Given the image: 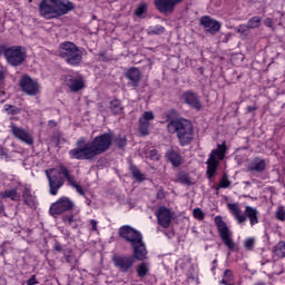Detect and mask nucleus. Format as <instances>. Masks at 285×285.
<instances>
[{"instance_id": "obj_23", "label": "nucleus", "mask_w": 285, "mask_h": 285, "mask_svg": "<svg viewBox=\"0 0 285 285\" xmlns=\"http://www.w3.org/2000/svg\"><path fill=\"white\" fill-rule=\"evenodd\" d=\"M65 81L71 92H79L83 88V79L73 76H66Z\"/></svg>"}, {"instance_id": "obj_3", "label": "nucleus", "mask_w": 285, "mask_h": 285, "mask_svg": "<svg viewBox=\"0 0 285 285\" xmlns=\"http://www.w3.org/2000/svg\"><path fill=\"white\" fill-rule=\"evenodd\" d=\"M167 130L171 135H177L180 146H190L193 139H195V128L193 127V122L188 119H171L167 124Z\"/></svg>"}, {"instance_id": "obj_20", "label": "nucleus", "mask_w": 285, "mask_h": 285, "mask_svg": "<svg viewBox=\"0 0 285 285\" xmlns=\"http://www.w3.org/2000/svg\"><path fill=\"white\" fill-rule=\"evenodd\" d=\"M134 250V259H138L139 262H144L148 255V249H146V243H144V238L134 245H131Z\"/></svg>"}, {"instance_id": "obj_6", "label": "nucleus", "mask_w": 285, "mask_h": 285, "mask_svg": "<svg viewBox=\"0 0 285 285\" xmlns=\"http://www.w3.org/2000/svg\"><path fill=\"white\" fill-rule=\"evenodd\" d=\"M226 157V141H223L222 145H217L216 149H213L209 154V158L207 159V175L209 179L215 177L217 173V167L219 166V161L224 160Z\"/></svg>"}, {"instance_id": "obj_47", "label": "nucleus", "mask_w": 285, "mask_h": 285, "mask_svg": "<svg viewBox=\"0 0 285 285\" xmlns=\"http://www.w3.org/2000/svg\"><path fill=\"white\" fill-rule=\"evenodd\" d=\"M264 23L267 28H273V19L267 18L265 19Z\"/></svg>"}, {"instance_id": "obj_8", "label": "nucleus", "mask_w": 285, "mask_h": 285, "mask_svg": "<svg viewBox=\"0 0 285 285\" xmlns=\"http://www.w3.org/2000/svg\"><path fill=\"white\" fill-rule=\"evenodd\" d=\"M4 59L9 66H21L26 61L27 51L26 48L21 46H13L4 49L3 51Z\"/></svg>"}, {"instance_id": "obj_25", "label": "nucleus", "mask_w": 285, "mask_h": 285, "mask_svg": "<svg viewBox=\"0 0 285 285\" xmlns=\"http://www.w3.org/2000/svg\"><path fill=\"white\" fill-rule=\"evenodd\" d=\"M63 222L65 224H67V226H70L71 228H79V226H81V224L83 223L81 220V215H79V212L66 215L63 217Z\"/></svg>"}, {"instance_id": "obj_15", "label": "nucleus", "mask_w": 285, "mask_h": 285, "mask_svg": "<svg viewBox=\"0 0 285 285\" xmlns=\"http://www.w3.org/2000/svg\"><path fill=\"white\" fill-rule=\"evenodd\" d=\"M10 128L11 134L13 135V137H16V139L23 141V144H27L28 146H32V144H35L32 136H30V132H28L26 129L17 127L14 122H11Z\"/></svg>"}, {"instance_id": "obj_43", "label": "nucleus", "mask_w": 285, "mask_h": 285, "mask_svg": "<svg viewBox=\"0 0 285 285\" xmlns=\"http://www.w3.org/2000/svg\"><path fill=\"white\" fill-rule=\"evenodd\" d=\"M149 157H150V159H153L154 161H159V159H160L159 153H157V150H155V149H153V150L149 153Z\"/></svg>"}, {"instance_id": "obj_55", "label": "nucleus", "mask_w": 285, "mask_h": 285, "mask_svg": "<svg viewBox=\"0 0 285 285\" xmlns=\"http://www.w3.org/2000/svg\"><path fill=\"white\" fill-rule=\"evenodd\" d=\"M6 50H3V48L0 47V55H3Z\"/></svg>"}, {"instance_id": "obj_33", "label": "nucleus", "mask_w": 285, "mask_h": 285, "mask_svg": "<svg viewBox=\"0 0 285 285\" xmlns=\"http://www.w3.org/2000/svg\"><path fill=\"white\" fill-rule=\"evenodd\" d=\"M220 284L233 285V271L226 269Z\"/></svg>"}, {"instance_id": "obj_41", "label": "nucleus", "mask_w": 285, "mask_h": 285, "mask_svg": "<svg viewBox=\"0 0 285 285\" xmlns=\"http://www.w3.org/2000/svg\"><path fill=\"white\" fill-rule=\"evenodd\" d=\"M146 3H141L139 4L136 10H135V14L136 17H141V14H144V12H146Z\"/></svg>"}, {"instance_id": "obj_38", "label": "nucleus", "mask_w": 285, "mask_h": 285, "mask_svg": "<svg viewBox=\"0 0 285 285\" xmlns=\"http://www.w3.org/2000/svg\"><path fill=\"white\" fill-rule=\"evenodd\" d=\"M4 110L8 112V115H19V112H21V109L12 105H6Z\"/></svg>"}, {"instance_id": "obj_51", "label": "nucleus", "mask_w": 285, "mask_h": 285, "mask_svg": "<svg viewBox=\"0 0 285 285\" xmlns=\"http://www.w3.org/2000/svg\"><path fill=\"white\" fill-rule=\"evenodd\" d=\"M55 250H57L58 253H61V250H62L61 244L57 243L55 245Z\"/></svg>"}, {"instance_id": "obj_5", "label": "nucleus", "mask_w": 285, "mask_h": 285, "mask_svg": "<svg viewBox=\"0 0 285 285\" xmlns=\"http://www.w3.org/2000/svg\"><path fill=\"white\" fill-rule=\"evenodd\" d=\"M59 57L66 61L69 66H79L81 63V51L75 42H62L59 46Z\"/></svg>"}, {"instance_id": "obj_32", "label": "nucleus", "mask_w": 285, "mask_h": 285, "mask_svg": "<svg viewBox=\"0 0 285 285\" xmlns=\"http://www.w3.org/2000/svg\"><path fill=\"white\" fill-rule=\"evenodd\" d=\"M130 171H131L134 179H137V181H144V179H145L144 174H141V171L137 168V166L131 165Z\"/></svg>"}, {"instance_id": "obj_53", "label": "nucleus", "mask_w": 285, "mask_h": 285, "mask_svg": "<svg viewBox=\"0 0 285 285\" xmlns=\"http://www.w3.org/2000/svg\"><path fill=\"white\" fill-rule=\"evenodd\" d=\"M6 206H3V202L0 200V214L4 213Z\"/></svg>"}, {"instance_id": "obj_37", "label": "nucleus", "mask_w": 285, "mask_h": 285, "mask_svg": "<svg viewBox=\"0 0 285 285\" xmlns=\"http://www.w3.org/2000/svg\"><path fill=\"white\" fill-rule=\"evenodd\" d=\"M275 217L278 222H285V208L284 206H279L275 212Z\"/></svg>"}, {"instance_id": "obj_13", "label": "nucleus", "mask_w": 285, "mask_h": 285, "mask_svg": "<svg viewBox=\"0 0 285 285\" xmlns=\"http://www.w3.org/2000/svg\"><path fill=\"white\" fill-rule=\"evenodd\" d=\"M155 120L153 111H145L138 120V131L142 137L150 134V121Z\"/></svg>"}, {"instance_id": "obj_14", "label": "nucleus", "mask_w": 285, "mask_h": 285, "mask_svg": "<svg viewBox=\"0 0 285 285\" xmlns=\"http://www.w3.org/2000/svg\"><path fill=\"white\" fill-rule=\"evenodd\" d=\"M20 87L26 95L35 97L39 95V82L32 80L29 76H23L20 80Z\"/></svg>"}, {"instance_id": "obj_21", "label": "nucleus", "mask_w": 285, "mask_h": 285, "mask_svg": "<svg viewBox=\"0 0 285 285\" xmlns=\"http://www.w3.org/2000/svg\"><path fill=\"white\" fill-rule=\"evenodd\" d=\"M22 199L23 204H26V206H28L29 208H37V196L32 194V190L28 185L23 186Z\"/></svg>"}, {"instance_id": "obj_22", "label": "nucleus", "mask_w": 285, "mask_h": 285, "mask_svg": "<svg viewBox=\"0 0 285 285\" xmlns=\"http://www.w3.org/2000/svg\"><path fill=\"white\" fill-rule=\"evenodd\" d=\"M125 77L128 79L129 86L137 88L139 86V81H141V71L132 67L126 72Z\"/></svg>"}, {"instance_id": "obj_11", "label": "nucleus", "mask_w": 285, "mask_h": 285, "mask_svg": "<svg viewBox=\"0 0 285 285\" xmlns=\"http://www.w3.org/2000/svg\"><path fill=\"white\" fill-rule=\"evenodd\" d=\"M75 208V203L68 197H61L50 206L49 213L52 217L57 215H63L68 210Z\"/></svg>"}, {"instance_id": "obj_48", "label": "nucleus", "mask_w": 285, "mask_h": 285, "mask_svg": "<svg viewBox=\"0 0 285 285\" xmlns=\"http://www.w3.org/2000/svg\"><path fill=\"white\" fill-rule=\"evenodd\" d=\"M90 224H91V230H97V220H95V219H91L90 220Z\"/></svg>"}, {"instance_id": "obj_45", "label": "nucleus", "mask_w": 285, "mask_h": 285, "mask_svg": "<svg viewBox=\"0 0 285 285\" xmlns=\"http://www.w3.org/2000/svg\"><path fill=\"white\" fill-rule=\"evenodd\" d=\"M179 179H180V181L183 183V184H190V178L189 177H187L186 175H180L179 176Z\"/></svg>"}, {"instance_id": "obj_40", "label": "nucleus", "mask_w": 285, "mask_h": 285, "mask_svg": "<svg viewBox=\"0 0 285 285\" xmlns=\"http://www.w3.org/2000/svg\"><path fill=\"white\" fill-rule=\"evenodd\" d=\"M235 30L238 35L246 36V35H248V30H250V29H249L248 24H239Z\"/></svg>"}, {"instance_id": "obj_30", "label": "nucleus", "mask_w": 285, "mask_h": 285, "mask_svg": "<svg viewBox=\"0 0 285 285\" xmlns=\"http://www.w3.org/2000/svg\"><path fill=\"white\" fill-rule=\"evenodd\" d=\"M138 277L144 278L150 273V264L149 263H141L138 265L136 271Z\"/></svg>"}, {"instance_id": "obj_50", "label": "nucleus", "mask_w": 285, "mask_h": 285, "mask_svg": "<svg viewBox=\"0 0 285 285\" xmlns=\"http://www.w3.org/2000/svg\"><path fill=\"white\" fill-rule=\"evenodd\" d=\"M157 197H158V199H164V197H165L164 189L158 190Z\"/></svg>"}, {"instance_id": "obj_52", "label": "nucleus", "mask_w": 285, "mask_h": 285, "mask_svg": "<svg viewBox=\"0 0 285 285\" xmlns=\"http://www.w3.org/2000/svg\"><path fill=\"white\" fill-rule=\"evenodd\" d=\"M255 110H257V107H255V106H248L247 107V112H253Z\"/></svg>"}, {"instance_id": "obj_44", "label": "nucleus", "mask_w": 285, "mask_h": 285, "mask_svg": "<svg viewBox=\"0 0 285 285\" xmlns=\"http://www.w3.org/2000/svg\"><path fill=\"white\" fill-rule=\"evenodd\" d=\"M116 146H118V148H124L126 146V137L117 138Z\"/></svg>"}, {"instance_id": "obj_26", "label": "nucleus", "mask_w": 285, "mask_h": 285, "mask_svg": "<svg viewBox=\"0 0 285 285\" xmlns=\"http://www.w3.org/2000/svg\"><path fill=\"white\" fill-rule=\"evenodd\" d=\"M247 169L250 173H264L266 170V160L262 158H254L247 166Z\"/></svg>"}, {"instance_id": "obj_49", "label": "nucleus", "mask_w": 285, "mask_h": 285, "mask_svg": "<svg viewBox=\"0 0 285 285\" xmlns=\"http://www.w3.org/2000/svg\"><path fill=\"white\" fill-rule=\"evenodd\" d=\"M165 30L166 29L164 27H158L157 31H156V35H164Z\"/></svg>"}, {"instance_id": "obj_19", "label": "nucleus", "mask_w": 285, "mask_h": 285, "mask_svg": "<svg viewBox=\"0 0 285 285\" xmlns=\"http://www.w3.org/2000/svg\"><path fill=\"white\" fill-rule=\"evenodd\" d=\"M181 99L187 106L194 108V110H202V102L199 101V97L197 94L193 91H186L183 94Z\"/></svg>"}, {"instance_id": "obj_39", "label": "nucleus", "mask_w": 285, "mask_h": 285, "mask_svg": "<svg viewBox=\"0 0 285 285\" xmlns=\"http://www.w3.org/2000/svg\"><path fill=\"white\" fill-rule=\"evenodd\" d=\"M193 215H194L195 219H198L199 222H204L205 214L202 210V208H195L193 210Z\"/></svg>"}, {"instance_id": "obj_9", "label": "nucleus", "mask_w": 285, "mask_h": 285, "mask_svg": "<svg viewBox=\"0 0 285 285\" xmlns=\"http://www.w3.org/2000/svg\"><path fill=\"white\" fill-rule=\"evenodd\" d=\"M118 235L121 239H125V242L130 244V246L139 244L144 239V236L139 233V230L128 225L121 226L118 229Z\"/></svg>"}, {"instance_id": "obj_36", "label": "nucleus", "mask_w": 285, "mask_h": 285, "mask_svg": "<svg viewBox=\"0 0 285 285\" xmlns=\"http://www.w3.org/2000/svg\"><path fill=\"white\" fill-rule=\"evenodd\" d=\"M218 188H230V181L228 179V175H223L219 184H218ZM217 188V190H218Z\"/></svg>"}, {"instance_id": "obj_7", "label": "nucleus", "mask_w": 285, "mask_h": 285, "mask_svg": "<svg viewBox=\"0 0 285 285\" xmlns=\"http://www.w3.org/2000/svg\"><path fill=\"white\" fill-rule=\"evenodd\" d=\"M214 224L217 227L218 235L220 239H223L225 246H227L228 250H235V242L233 240V232L228 228L226 222L222 216H216L214 218Z\"/></svg>"}, {"instance_id": "obj_24", "label": "nucleus", "mask_w": 285, "mask_h": 285, "mask_svg": "<svg viewBox=\"0 0 285 285\" xmlns=\"http://www.w3.org/2000/svg\"><path fill=\"white\" fill-rule=\"evenodd\" d=\"M71 10H75V3L69 0H57V17L68 14Z\"/></svg>"}, {"instance_id": "obj_12", "label": "nucleus", "mask_w": 285, "mask_h": 285, "mask_svg": "<svg viewBox=\"0 0 285 285\" xmlns=\"http://www.w3.org/2000/svg\"><path fill=\"white\" fill-rule=\"evenodd\" d=\"M39 10L41 17L55 19L57 17V0H42Z\"/></svg>"}, {"instance_id": "obj_10", "label": "nucleus", "mask_w": 285, "mask_h": 285, "mask_svg": "<svg viewBox=\"0 0 285 285\" xmlns=\"http://www.w3.org/2000/svg\"><path fill=\"white\" fill-rule=\"evenodd\" d=\"M112 263L119 273H130L132 266H135V257L130 255H116L112 257Z\"/></svg>"}, {"instance_id": "obj_18", "label": "nucleus", "mask_w": 285, "mask_h": 285, "mask_svg": "<svg viewBox=\"0 0 285 285\" xmlns=\"http://www.w3.org/2000/svg\"><path fill=\"white\" fill-rule=\"evenodd\" d=\"M184 0H155V6L163 14H170L175 10L177 3H181Z\"/></svg>"}, {"instance_id": "obj_46", "label": "nucleus", "mask_w": 285, "mask_h": 285, "mask_svg": "<svg viewBox=\"0 0 285 285\" xmlns=\"http://www.w3.org/2000/svg\"><path fill=\"white\" fill-rule=\"evenodd\" d=\"M39 282H37V276H31L30 279H28L27 285H37Z\"/></svg>"}, {"instance_id": "obj_34", "label": "nucleus", "mask_w": 285, "mask_h": 285, "mask_svg": "<svg viewBox=\"0 0 285 285\" xmlns=\"http://www.w3.org/2000/svg\"><path fill=\"white\" fill-rule=\"evenodd\" d=\"M65 259L67 264H77L79 262L77 258H75V255H72V249H66L65 250Z\"/></svg>"}, {"instance_id": "obj_28", "label": "nucleus", "mask_w": 285, "mask_h": 285, "mask_svg": "<svg viewBox=\"0 0 285 285\" xmlns=\"http://www.w3.org/2000/svg\"><path fill=\"white\" fill-rule=\"evenodd\" d=\"M167 159L175 167L181 166V161H184L181 155H179V153L175 151L174 149L167 151Z\"/></svg>"}, {"instance_id": "obj_2", "label": "nucleus", "mask_w": 285, "mask_h": 285, "mask_svg": "<svg viewBox=\"0 0 285 285\" xmlns=\"http://www.w3.org/2000/svg\"><path fill=\"white\" fill-rule=\"evenodd\" d=\"M46 176L49 181V193L50 195H57L59 193V189L66 184V180L68 181L69 186L75 188L78 194L85 195L83 187L78 184V181L75 179V176L70 175V170L63 165H59L56 168L46 169ZM65 177V179H63Z\"/></svg>"}, {"instance_id": "obj_16", "label": "nucleus", "mask_w": 285, "mask_h": 285, "mask_svg": "<svg viewBox=\"0 0 285 285\" xmlns=\"http://www.w3.org/2000/svg\"><path fill=\"white\" fill-rule=\"evenodd\" d=\"M200 26L205 29L206 32L210 35H217L222 30V23L208 16L200 18Z\"/></svg>"}, {"instance_id": "obj_27", "label": "nucleus", "mask_w": 285, "mask_h": 285, "mask_svg": "<svg viewBox=\"0 0 285 285\" xmlns=\"http://www.w3.org/2000/svg\"><path fill=\"white\" fill-rule=\"evenodd\" d=\"M0 199H11V202H19L21 194L18 188H11L0 191Z\"/></svg>"}, {"instance_id": "obj_54", "label": "nucleus", "mask_w": 285, "mask_h": 285, "mask_svg": "<svg viewBox=\"0 0 285 285\" xmlns=\"http://www.w3.org/2000/svg\"><path fill=\"white\" fill-rule=\"evenodd\" d=\"M3 79H6V75L2 71H0V81H3Z\"/></svg>"}, {"instance_id": "obj_29", "label": "nucleus", "mask_w": 285, "mask_h": 285, "mask_svg": "<svg viewBox=\"0 0 285 285\" xmlns=\"http://www.w3.org/2000/svg\"><path fill=\"white\" fill-rule=\"evenodd\" d=\"M109 110L112 115H124V105H121V100L114 99L110 101Z\"/></svg>"}, {"instance_id": "obj_42", "label": "nucleus", "mask_w": 285, "mask_h": 285, "mask_svg": "<svg viewBox=\"0 0 285 285\" xmlns=\"http://www.w3.org/2000/svg\"><path fill=\"white\" fill-rule=\"evenodd\" d=\"M244 246L247 250H253L254 246H255V239L254 238H247L244 242Z\"/></svg>"}, {"instance_id": "obj_17", "label": "nucleus", "mask_w": 285, "mask_h": 285, "mask_svg": "<svg viewBox=\"0 0 285 285\" xmlns=\"http://www.w3.org/2000/svg\"><path fill=\"white\" fill-rule=\"evenodd\" d=\"M156 217L161 228H169L170 222H173V212L166 207H159L156 212Z\"/></svg>"}, {"instance_id": "obj_1", "label": "nucleus", "mask_w": 285, "mask_h": 285, "mask_svg": "<svg viewBox=\"0 0 285 285\" xmlns=\"http://www.w3.org/2000/svg\"><path fill=\"white\" fill-rule=\"evenodd\" d=\"M115 137L111 132H106L88 141L86 138L80 137L76 141V148L69 150L70 159L92 161L95 157L104 155L112 146Z\"/></svg>"}, {"instance_id": "obj_31", "label": "nucleus", "mask_w": 285, "mask_h": 285, "mask_svg": "<svg viewBox=\"0 0 285 285\" xmlns=\"http://www.w3.org/2000/svg\"><path fill=\"white\" fill-rule=\"evenodd\" d=\"M259 26H262V18L258 17V16L252 17L247 21V27L249 28V30H254L255 28H259Z\"/></svg>"}, {"instance_id": "obj_35", "label": "nucleus", "mask_w": 285, "mask_h": 285, "mask_svg": "<svg viewBox=\"0 0 285 285\" xmlns=\"http://www.w3.org/2000/svg\"><path fill=\"white\" fill-rule=\"evenodd\" d=\"M275 255L277 257H285V243L281 242L275 247Z\"/></svg>"}, {"instance_id": "obj_4", "label": "nucleus", "mask_w": 285, "mask_h": 285, "mask_svg": "<svg viewBox=\"0 0 285 285\" xmlns=\"http://www.w3.org/2000/svg\"><path fill=\"white\" fill-rule=\"evenodd\" d=\"M227 208L239 225L246 224L247 219L249 220L250 226H256V224H259V210L253 206H245V210L243 212L239 204L229 203L227 204Z\"/></svg>"}]
</instances>
